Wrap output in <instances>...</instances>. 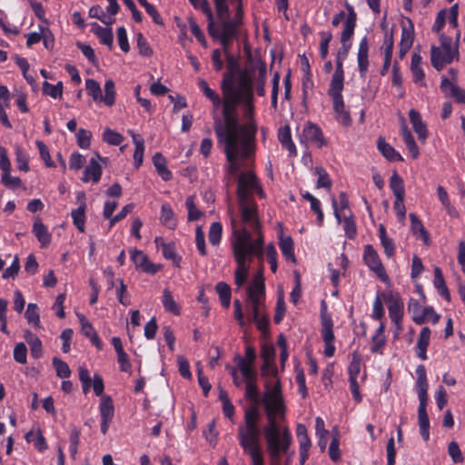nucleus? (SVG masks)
<instances>
[{"mask_svg": "<svg viewBox=\"0 0 465 465\" xmlns=\"http://www.w3.org/2000/svg\"><path fill=\"white\" fill-rule=\"evenodd\" d=\"M15 162L17 168L22 172L29 171V157L27 153L22 149L20 146H17L15 151Z\"/></svg>", "mask_w": 465, "mask_h": 465, "instance_id": "bf43d9fd", "label": "nucleus"}, {"mask_svg": "<svg viewBox=\"0 0 465 465\" xmlns=\"http://www.w3.org/2000/svg\"><path fill=\"white\" fill-rule=\"evenodd\" d=\"M377 148L379 152L390 162L403 161L402 156L383 137L377 140Z\"/></svg>", "mask_w": 465, "mask_h": 465, "instance_id": "393cba45", "label": "nucleus"}, {"mask_svg": "<svg viewBox=\"0 0 465 465\" xmlns=\"http://www.w3.org/2000/svg\"><path fill=\"white\" fill-rule=\"evenodd\" d=\"M42 92L45 95H49L54 99L62 97L63 94V83L58 82L56 84H52L47 81L43 83Z\"/></svg>", "mask_w": 465, "mask_h": 465, "instance_id": "3c124183", "label": "nucleus"}, {"mask_svg": "<svg viewBox=\"0 0 465 465\" xmlns=\"http://www.w3.org/2000/svg\"><path fill=\"white\" fill-rule=\"evenodd\" d=\"M278 139L282 146L288 150L290 157H294L297 155L296 145L292 139L291 128L289 125L282 126L279 129Z\"/></svg>", "mask_w": 465, "mask_h": 465, "instance_id": "5701e85b", "label": "nucleus"}, {"mask_svg": "<svg viewBox=\"0 0 465 465\" xmlns=\"http://www.w3.org/2000/svg\"><path fill=\"white\" fill-rule=\"evenodd\" d=\"M382 299L389 311V316L397 329L401 330V322L404 314V303L401 295L394 291H386L382 292Z\"/></svg>", "mask_w": 465, "mask_h": 465, "instance_id": "1a4fd4ad", "label": "nucleus"}, {"mask_svg": "<svg viewBox=\"0 0 465 465\" xmlns=\"http://www.w3.org/2000/svg\"><path fill=\"white\" fill-rule=\"evenodd\" d=\"M341 223L345 236L350 240H354L357 235V226L353 213L349 210V213H343L341 215Z\"/></svg>", "mask_w": 465, "mask_h": 465, "instance_id": "ea45409f", "label": "nucleus"}, {"mask_svg": "<svg viewBox=\"0 0 465 465\" xmlns=\"http://www.w3.org/2000/svg\"><path fill=\"white\" fill-rule=\"evenodd\" d=\"M160 220L161 223L169 229H174L176 227L173 211L168 203L162 205Z\"/></svg>", "mask_w": 465, "mask_h": 465, "instance_id": "c03bdc74", "label": "nucleus"}, {"mask_svg": "<svg viewBox=\"0 0 465 465\" xmlns=\"http://www.w3.org/2000/svg\"><path fill=\"white\" fill-rule=\"evenodd\" d=\"M459 53L444 51L438 46L432 45L430 48V61L432 66L437 71H441L446 64L452 63Z\"/></svg>", "mask_w": 465, "mask_h": 465, "instance_id": "4468645a", "label": "nucleus"}, {"mask_svg": "<svg viewBox=\"0 0 465 465\" xmlns=\"http://www.w3.org/2000/svg\"><path fill=\"white\" fill-rule=\"evenodd\" d=\"M434 287L437 289L438 293L447 302H450V294L446 285L442 272L440 267L434 268Z\"/></svg>", "mask_w": 465, "mask_h": 465, "instance_id": "72a5a7b5", "label": "nucleus"}, {"mask_svg": "<svg viewBox=\"0 0 465 465\" xmlns=\"http://www.w3.org/2000/svg\"><path fill=\"white\" fill-rule=\"evenodd\" d=\"M232 249L237 263L234 282L241 288L246 282L249 274L247 262H251L252 257L262 259L264 254L263 241L260 236L256 242H252V235L245 228H234Z\"/></svg>", "mask_w": 465, "mask_h": 465, "instance_id": "7ed1b4c3", "label": "nucleus"}, {"mask_svg": "<svg viewBox=\"0 0 465 465\" xmlns=\"http://www.w3.org/2000/svg\"><path fill=\"white\" fill-rule=\"evenodd\" d=\"M411 230L413 234H419V237L424 242L425 244L430 242V234L425 229L422 222L418 218L415 213H410Z\"/></svg>", "mask_w": 465, "mask_h": 465, "instance_id": "f704fd0d", "label": "nucleus"}, {"mask_svg": "<svg viewBox=\"0 0 465 465\" xmlns=\"http://www.w3.org/2000/svg\"><path fill=\"white\" fill-rule=\"evenodd\" d=\"M242 94L223 96L221 104L223 106V117L238 116L237 108L242 105Z\"/></svg>", "mask_w": 465, "mask_h": 465, "instance_id": "aec40b11", "label": "nucleus"}, {"mask_svg": "<svg viewBox=\"0 0 465 465\" xmlns=\"http://www.w3.org/2000/svg\"><path fill=\"white\" fill-rule=\"evenodd\" d=\"M315 174L318 175V180L316 183L317 188H325L331 189L332 185V182L326 172V170L322 166H316L314 169Z\"/></svg>", "mask_w": 465, "mask_h": 465, "instance_id": "864d4df0", "label": "nucleus"}, {"mask_svg": "<svg viewBox=\"0 0 465 465\" xmlns=\"http://www.w3.org/2000/svg\"><path fill=\"white\" fill-rule=\"evenodd\" d=\"M333 112L335 119L343 126H350L352 123L350 112L345 109L343 99L332 101Z\"/></svg>", "mask_w": 465, "mask_h": 465, "instance_id": "a878e982", "label": "nucleus"}, {"mask_svg": "<svg viewBox=\"0 0 465 465\" xmlns=\"http://www.w3.org/2000/svg\"><path fill=\"white\" fill-rule=\"evenodd\" d=\"M214 120V133L219 143H224V147L232 148L239 146V116H225Z\"/></svg>", "mask_w": 465, "mask_h": 465, "instance_id": "423d86ee", "label": "nucleus"}, {"mask_svg": "<svg viewBox=\"0 0 465 465\" xmlns=\"http://www.w3.org/2000/svg\"><path fill=\"white\" fill-rule=\"evenodd\" d=\"M92 133L89 130L80 128L76 134L77 145L82 149H88L91 145Z\"/></svg>", "mask_w": 465, "mask_h": 465, "instance_id": "338daca9", "label": "nucleus"}, {"mask_svg": "<svg viewBox=\"0 0 465 465\" xmlns=\"http://www.w3.org/2000/svg\"><path fill=\"white\" fill-rule=\"evenodd\" d=\"M279 247L283 257L287 261H291L292 262H296L294 254V242L291 236H283L281 234L279 238Z\"/></svg>", "mask_w": 465, "mask_h": 465, "instance_id": "473e14b6", "label": "nucleus"}, {"mask_svg": "<svg viewBox=\"0 0 465 465\" xmlns=\"http://www.w3.org/2000/svg\"><path fill=\"white\" fill-rule=\"evenodd\" d=\"M153 163L159 176L165 182L173 178L172 172L166 166V159L161 153L153 156Z\"/></svg>", "mask_w": 465, "mask_h": 465, "instance_id": "2f4dec72", "label": "nucleus"}, {"mask_svg": "<svg viewBox=\"0 0 465 465\" xmlns=\"http://www.w3.org/2000/svg\"><path fill=\"white\" fill-rule=\"evenodd\" d=\"M320 56L322 59H325L329 53V45L332 39V34L330 31H322L320 32Z\"/></svg>", "mask_w": 465, "mask_h": 465, "instance_id": "69168bd1", "label": "nucleus"}, {"mask_svg": "<svg viewBox=\"0 0 465 465\" xmlns=\"http://www.w3.org/2000/svg\"><path fill=\"white\" fill-rule=\"evenodd\" d=\"M339 200L340 203L338 205L336 199L333 197L331 200V204L337 223H341V215H343V213H349V210L351 209L346 193L341 192L339 194Z\"/></svg>", "mask_w": 465, "mask_h": 465, "instance_id": "c756f323", "label": "nucleus"}, {"mask_svg": "<svg viewBox=\"0 0 465 465\" xmlns=\"http://www.w3.org/2000/svg\"><path fill=\"white\" fill-rule=\"evenodd\" d=\"M362 260L370 271L373 272L375 275L382 282H389L390 278L386 270L381 262L380 255L371 244H366L363 248Z\"/></svg>", "mask_w": 465, "mask_h": 465, "instance_id": "9d476101", "label": "nucleus"}, {"mask_svg": "<svg viewBox=\"0 0 465 465\" xmlns=\"http://www.w3.org/2000/svg\"><path fill=\"white\" fill-rule=\"evenodd\" d=\"M409 118L414 132L418 135V139L421 143H425L428 137V129L426 124L421 119L420 114L415 109H411L409 111Z\"/></svg>", "mask_w": 465, "mask_h": 465, "instance_id": "6ab92c4d", "label": "nucleus"}, {"mask_svg": "<svg viewBox=\"0 0 465 465\" xmlns=\"http://www.w3.org/2000/svg\"><path fill=\"white\" fill-rule=\"evenodd\" d=\"M102 102L107 106H112L115 102L114 82L107 80L104 84V95L102 94Z\"/></svg>", "mask_w": 465, "mask_h": 465, "instance_id": "13d9d810", "label": "nucleus"}, {"mask_svg": "<svg viewBox=\"0 0 465 465\" xmlns=\"http://www.w3.org/2000/svg\"><path fill=\"white\" fill-rule=\"evenodd\" d=\"M85 89L87 94L93 97L95 102H102V89L99 83L94 79H86Z\"/></svg>", "mask_w": 465, "mask_h": 465, "instance_id": "603ef678", "label": "nucleus"}, {"mask_svg": "<svg viewBox=\"0 0 465 465\" xmlns=\"http://www.w3.org/2000/svg\"><path fill=\"white\" fill-rule=\"evenodd\" d=\"M346 8L348 10V15L344 23V28L341 32V43H351L357 21V14L355 13L353 6L350 4H346Z\"/></svg>", "mask_w": 465, "mask_h": 465, "instance_id": "dca6fc26", "label": "nucleus"}, {"mask_svg": "<svg viewBox=\"0 0 465 465\" xmlns=\"http://www.w3.org/2000/svg\"><path fill=\"white\" fill-rule=\"evenodd\" d=\"M401 136L411 157L413 159H417L420 155L419 147L415 142L412 134L411 133V131L408 129L407 125L404 123L401 125Z\"/></svg>", "mask_w": 465, "mask_h": 465, "instance_id": "c9c22d12", "label": "nucleus"}, {"mask_svg": "<svg viewBox=\"0 0 465 465\" xmlns=\"http://www.w3.org/2000/svg\"><path fill=\"white\" fill-rule=\"evenodd\" d=\"M237 366L244 377L245 382H257V372L253 365H247L242 361V363Z\"/></svg>", "mask_w": 465, "mask_h": 465, "instance_id": "774afa93", "label": "nucleus"}, {"mask_svg": "<svg viewBox=\"0 0 465 465\" xmlns=\"http://www.w3.org/2000/svg\"><path fill=\"white\" fill-rule=\"evenodd\" d=\"M245 397L254 404L245 409L243 424L238 427L237 439L244 454L250 457L252 465H264L257 382H246Z\"/></svg>", "mask_w": 465, "mask_h": 465, "instance_id": "f03ea898", "label": "nucleus"}, {"mask_svg": "<svg viewBox=\"0 0 465 465\" xmlns=\"http://www.w3.org/2000/svg\"><path fill=\"white\" fill-rule=\"evenodd\" d=\"M357 62L360 74L364 77L369 68V42L367 36L362 37L360 41Z\"/></svg>", "mask_w": 465, "mask_h": 465, "instance_id": "f3484780", "label": "nucleus"}, {"mask_svg": "<svg viewBox=\"0 0 465 465\" xmlns=\"http://www.w3.org/2000/svg\"><path fill=\"white\" fill-rule=\"evenodd\" d=\"M185 206L188 211L187 219L189 222H195L203 216V212L197 209L194 203V196L190 195L186 198Z\"/></svg>", "mask_w": 465, "mask_h": 465, "instance_id": "de8ad7c7", "label": "nucleus"}, {"mask_svg": "<svg viewBox=\"0 0 465 465\" xmlns=\"http://www.w3.org/2000/svg\"><path fill=\"white\" fill-rule=\"evenodd\" d=\"M162 303L166 312H171L176 316L181 314V306L174 300L172 292L167 288L163 289V291Z\"/></svg>", "mask_w": 465, "mask_h": 465, "instance_id": "4c0bfd02", "label": "nucleus"}, {"mask_svg": "<svg viewBox=\"0 0 465 465\" xmlns=\"http://www.w3.org/2000/svg\"><path fill=\"white\" fill-rule=\"evenodd\" d=\"M429 397L419 398L418 420L420 427H430V420L427 413Z\"/></svg>", "mask_w": 465, "mask_h": 465, "instance_id": "09e8293b", "label": "nucleus"}, {"mask_svg": "<svg viewBox=\"0 0 465 465\" xmlns=\"http://www.w3.org/2000/svg\"><path fill=\"white\" fill-rule=\"evenodd\" d=\"M253 87L252 77L247 71H242L237 79V84H234L232 74H224L221 83L223 96L243 94Z\"/></svg>", "mask_w": 465, "mask_h": 465, "instance_id": "6e6552de", "label": "nucleus"}, {"mask_svg": "<svg viewBox=\"0 0 465 465\" xmlns=\"http://www.w3.org/2000/svg\"><path fill=\"white\" fill-rule=\"evenodd\" d=\"M53 366L56 371V375L59 378L66 379L71 376V370L69 368V365L62 361L61 359L54 357L53 358Z\"/></svg>", "mask_w": 465, "mask_h": 465, "instance_id": "052dcab7", "label": "nucleus"}, {"mask_svg": "<svg viewBox=\"0 0 465 465\" xmlns=\"http://www.w3.org/2000/svg\"><path fill=\"white\" fill-rule=\"evenodd\" d=\"M25 317L28 323L33 324L35 327H40V315L37 304L29 303L27 305Z\"/></svg>", "mask_w": 465, "mask_h": 465, "instance_id": "4d7b16f0", "label": "nucleus"}, {"mask_svg": "<svg viewBox=\"0 0 465 465\" xmlns=\"http://www.w3.org/2000/svg\"><path fill=\"white\" fill-rule=\"evenodd\" d=\"M195 9L201 10L207 17V31L209 35H213V14L207 0H189Z\"/></svg>", "mask_w": 465, "mask_h": 465, "instance_id": "bb28decb", "label": "nucleus"}, {"mask_svg": "<svg viewBox=\"0 0 465 465\" xmlns=\"http://www.w3.org/2000/svg\"><path fill=\"white\" fill-rule=\"evenodd\" d=\"M236 10L234 16L227 17L226 21H223V28H217L213 20V35H210L213 40L218 41L225 53L229 52V47L233 40H237L240 35L241 26L243 25V6L242 0L236 1Z\"/></svg>", "mask_w": 465, "mask_h": 465, "instance_id": "20e7f679", "label": "nucleus"}, {"mask_svg": "<svg viewBox=\"0 0 465 465\" xmlns=\"http://www.w3.org/2000/svg\"><path fill=\"white\" fill-rule=\"evenodd\" d=\"M199 89L203 92V95L212 102L214 110H217L222 104V98L220 95L212 88H210L208 83L200 78L197 82Z\"/></svg>", "mask_w": 465, "mask_h": 465, "instance_id": "7c9ffc66", "label": "nucleus"}, {"mask_svg": "<svg viewBox=\"0 0 465 465\" xmlns=\"http://www.w3.org/2000/svg\"><path fill=\"white\" fill-rule=\"evenodd\" d=\"M247 296L251 303H262L265 299V284L262 272H260L252 280L247 288Z\"/></svg>", "mask_w": 465, "mask_h": 465, "instance_id": "ddd939ff", "label": "nucleus"}, {"mask_svg": "<svg viewBox=\"0 0 465 465\" xmlns=\"http://www.w3.org/2000/svg\"><path fill=\"white\" fill-rule=\"evenodd\" d=\"M242 225L237 227L235 221L232 219V232L235 229L245 228L252 235V242H256L260 236L264 242L262 232V224L258 214V204L254 199L245 201L238 200Z\"/></svg>", "mask_w": 465, "mask_h": 465, "instance_id": "39448f33", "label": "nucleus"}, {"mask_svg": "<svg viewBox=\"0 0 465 465\" xmlns=\"http://www.w3.org/2000/svg\"><path fill=\"white\" fill-rule=\"evenodd\" d=\"M263 405L267 424L262 432H263L271 459L278 461L282 455L288 452L292 440L290 430L287 427H282L278 422V417L283 418L285 414L280 379H277L273 384L271 381H266Z\"/></svg>", "mask_w": 465, "mask_h": 465, "instance_id": "f257e3e1", "label": "nucleus"}, {"mask_svg": "<svg viewBox=\"0 0 465 465\" xmlns=\"http://www.w3.org/2000/svg\"><path fill=\"white\" fill-rule=\"evenodd\" d=\"M102 173L103 168L101 164L93 157L83 172L82 181L84 183L92 181L94 183H98L101 180Z\"/></svg>", "mask_w": 465, "mask_h": 465, "instance_id": "a211bd4d", "label": "nucleus"}, {"mask_svg": "<svg viewBox=\"0 0 465 465\" xmlns=\"http://www.w3.org/2000/svg\"><path fill=\"white\" fill-rule=\"evenodd\" d=\"M382 293L377 294L373 302L371 317L376 321H382L385 316V311L383 307Z\"/></svg>", "mask_w": 465, "mask_h": 465, "instance_id": "e2e57ef3", "label": "nucleus"}, {"mask_svg": "<svg viewBox=\"0 0 465 465\" xmlns=\"http://www.w3.org/2000/svg\"><path fill=\"white\" fill-rule=\"evenodd\" d=\"M300 143H311L318 148L327 145V140L324 138L322 130L317 124L310 121L307 122L300 135Z\"/></svg>", "mask_w": 465, "mask_h": 465, "instance_id": "9b49d317", "label": "nucleus"}, {"mask_svg": "<svg viewBox=\"0 0 465 465\" xmlns=\"http://www.w3.org/2000/svg\"><path fill=\"white\" fill-rule=\"evenodd\" d=\"M361 359L356 352L353 353L348 368L349 380H357L361 371Z\"/></svg>", "mask_w": 465, "mask_h": 465, "instance_id": "0e129e2a", "label": "nucleus"}, {"mask_svg": "<svg viewBox=\"0 0 465 465\" xmlns=\"http://www.w3.org/2000/svg\"><path fill=\"white\" fill-rule=\"evenodd\" d=\"M460 37V33L458 30L456 33V42L454 44H452V38L450 36L441 34L440 35V48L444 51H447V53H449V52L459 53L458 43H459Z\"/></svg>", "mask_w": 465, "mask_h": 465, "instance_id": "8fccbe9b", "label": "nucleus"}, {"mask_svg": "<svg viewBox=\"0 0 465 465\" xmlns=\"http://www.w3.org/2000/svg\"><path fill=\"white\" fill-rule=\"evenodd\" d=\"M224 153L226 160L229 163L227 173L231 175H238L240 172V164L237 162L239 157V146H233L232 148L224 147Z\"/></svg>", "mask_w": 465, "mask_h": 465, "instance_id": "cd10ccee", "label": "nucleus"}, {"mask_svg": "<svg viewBox=\"0 0 465 465\" xmlns=\"http://www.w3.org/2000/svg\"><path fill=\"white\" fill-rule=\"evenodd\" d=\"M103 141L110 145L116 146L123 143L124 136L110 128H105L103 133Z\"/></svg>", "mask_w": 465, "mask_h": 465, "instance_id": "680f3d73", "label": "nucleus"}, {"mask_svg": "<svg viewBox=\"0 0 465 465\" xmlns=\"http://www.w3.org/2000/svg\"><path fill=\"white\" fill-rule=\"evenodd\" d=\"M344 71L340 66H336L335 72L332 74L328 94L331 97L332 101L343 99L342 90L344 87Z\"/></svg>", "mask_w": 465, "mask_h": 465, "instance_id": "2eb2a0df", "label": "nucleus"}, {"mask_svg": "<svg viewBox=\"0 0 465 465\" xmlns=\"http://www.w3.org/2000/svg\"><path fill=\"white\" fill-rule=\"evenodd\" d=\"M74 225L78 229L80 232H84L85 229V203H83L78 208L74 209L71 213Z\"/></svg>", "mask_w": 465, "mask_h": 465, "instance_id": "37998d69", "label": "nucleus"}, {"mask_svg": "<svg viewBox=\"0 0 465 465\" xmlns=\"http://www.w3.org/2000/svg\"><path fill=\"white\" fill-rule=\"evenodd\" d=\"M33 233L41 243V247H47L51 242V233L39 217H35L33 224Z\"/></svg>", "mask_w": 465, "mask_h": 465, "instance_id": "4be33fe9", "label": "nucleus"}, {"mask_svg": "<svg viewBox=\"0 0 465 465\" xmlns=\"http://www.w3.org/2000/svg\"><path fill=\"white\" fill-rule=\"evenodd\" d=\"M223 234V225L219 222L211 224L208 233V239L212 245L215 246L221 242Z\"/></svg>", "mask_w": 465, "mask_h": 465, "instance_id": "6e6d98bb", "label": "nucleus"}, {"mask_svg": "<svg viewBox=\"0 0 465 465\" xmlns=\"http://www.w3.org/2000/svg\"><path fill=\"white\" fill-rule=\"evenodd\" d=\"M441 91L450 97H453L457 103L465 104V91L452 84L446 76L441 77Z\"/></svg>", "mask_w": 465, "mask_h": 465, "instance_id": "412c9836", "label": "nucleus"}, {"mask_svg": "<svg viewBox=\"0 0 465 465\" xmlns=\"http://www.w3.org/2000/svg\"><path fill=\"white\" fill-rule=\"evenodd\" d=\"M101 432L105 435L114 416V406L111 396L103 395L100 399Z\"/></svg>", "mask_w": 465, "mask_h": 465, "instance_id": "f8f14e48", "label": "nucleus"}, {"mask_svg": "<svg viewBox=\"0 0 465 465\" xmlns=\"http://www.w3.org/2000/svg\"><path fill=\"white\" fill-rule=\"evenodd\" d=\"M257 133V124L255 121H248L239 128L240 141L254 143Z\"/></svg>", "mask_w": 465, "mask_h": 465, "instance_id": "a19ab883", "label": "nucleus"}, {"mask_svg": "<svg viewBox=\"0 0 465 465\" xmlns=\"http://www.w3.org/2000/svg\"><path fill=\"white\" fill-rule=\"evenodd\" d=\"M390 187L395 198L405 196L404 182L403 179L397 173V172H393L390 178Z\"/></svg>", "mask_w": 465, "mask_h": 465, "instance_id": "a18cd8bd", "label": "nucleus"}, {"mask_svg": "<svg viewBox=\"0 0 465 465\" xmlns=\"http://www.w3.org/2000/svg\"><path fill=\"white\" fill-rule=\"evenodd\" d=\"M426 318L430 319L432 323H437L440 320V315L437 314L432 307H425L421 315L413 316V322L417 324L424 323Z\"/></svg>", "mask_w": 465, "mask_h": 465, "instance_id": "5fc2aeb1", "label": "nucleus"}, {"mask_svg": "<svg viewBox=\"0 0 465 465\" xmlns=\"http://www.w3.org/2000/svg\"><path fill=\"white\" fill-rule=\"evenodd\" d=\"M253 193L261 199L266 196L259 178L252 171L241 173L238 177L236 189L237 200L245 201L247 199H254L252 197Z\"/></svg>", "mask_w": 465, "mask_h": 465, "instance_id": "0eeeda50", "label": "nucleus"}, {"mask_svg": "<svg viewBox=\"0 0 465 465\" xmlns=\"http://www.w3.org/2000/svg\"><path fill=\"white\" fill-rule=\"evenodd\" d=\"M215 291L219 295L221 304L224 308H229L231 304L232 289L224 282H219L215 285Z\"/></svg>", "mask_w": 465, "mask_h": 465, "instance_id": "79ce46f5", "label": "nucleus"}, {"mask_svg": "<svg viewBox=\"0 0 465 465\" xmlns=\"http://www.w3.org/2000/svg\"><path fill=\"white\" fill-rule=\"evenodd\" d=\"M162 252L163 257L167 260H171L175 267H180L182 257L176 253L173 243L162 242Z\"/></svg>", "mask_w": 465, "mask_h": 465, "instance_id": "49530a36", "label": "nucleus"}, {"mask_svg": "<svg viewBox=\"0 0 465 465\" xmlns=\"http://www.w3.org/2000/svg\"><path fill=\"white\" fill-rule=\"evenodd\" d=\"M378 232L381 244L384 249L385 255L387 258L393 257L396 252V245L393 239L388 236L386 228L383 224H380Z\"/></svg>", "mask_w": 465, "mask_h": 465, "instance_id": "c85d7f7f", "label": "nucleus"}, {"mask_svg": "<svg viewBox=\"0 0 465 465\" xmlns=\"http://www.w3.org/2000/svg\"><path fill=\"white\" fill-rule=\"evenodd\" d=\"M321 334L324 342V355L327 358H331L334 355L336 351L334 346L335 336L333 328L321 329Z\"/></svg>", "mask_w": 465, "mask_h": 465, "instance_id": "e433bc0d", "label": "nucleus"}, {"mask_svg": "<svg viewBox=\"0 0 465 465\" xmlns=\"http://www.w3.org/2000/svg\"><path fill=\"white\" fill-rule=\"evenodd\" d=\"M416 389H417V394L418 398L422 397H429L428 396V390H429V383L427 379V371L424 365L420 364L416 368Z\"/></svg>", "mask_w": 465, "mask_h": 465, "instance_id": "b1692460", "label": "nucleus"}, {"mask_svg": "<svg viewBox=\"0 0 465 465\" xmlns=\"http://www.w3.org/2000/svg\"><path fill=\"white\" fill-rule=\"evenodd\" d=\"M243 98L242 99V105L244 108L243 116L248 121H255L254 120V94H253V87L244 92L242 94Z\"/></svg>", "mask_w": 465, "mask_h": 465, "instance_id": "58836bf2", "label": "nucleus"}]
</instances>
